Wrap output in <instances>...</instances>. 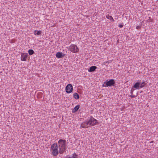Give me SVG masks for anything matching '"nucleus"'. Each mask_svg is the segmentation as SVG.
<instances>
[{
  "mask_svg": "<svg viewBox=\"0 0 158 158\" xmlns=\"http://www.w3.org/2000/svg\"><path fill=\"white\" fill-rule=\"evenodd\" d=\"M28 56L27 53H22L21 56V60L22 61H26Z\"/></svg>",
  "mask_w": 158,
  "mask_h": 158,
  "instance_id": "7",
  "label": "nucleus"
},
{
  "mask_svg": "<svg viewBox=\"0 0 158 158\" xmlns=\"http://www.w3.org/2000/svg\"><path fill=\"white\" fill-rule=\"evenodd\" d=\"M73 90V87L71 84H68L65 88V90L67 93L69 94L71 93Z\"/></svg>",
  "mask_w": 158,
  "mask_h": 158,
  "instance_id": "6",
  "label": "nucleus"
},
{
  "mask_svg": "<svg viewBox=\"0 0 158 158\" xmlns=\"http://www.w3.org/2000/svg\"><path fill=\"white\" fill-rule=\"evenodd\" d=\"M74 36H73V39H74Z\"/></svg>",
  "mask_w": 158,
  "mask_h": 158,
  "instance_id": "29",
  "label": "nucleus"
},
{
  "mask_svg": "<svg viewBox=\"0 0 158 158\" xmlns=\"http://www.w3.org/2000/svg\"><path fill=\"white\" fill-rule=\"evenodd\" d=\"M80 105H77L72 110V112L73 113H75L78 111L80 108Z\"/></svg>",
  "mask_w": 158,
  "mask_h": 158,
  "instance_id": "12",
  "label": "nucleus"
},
{
  "mask_svg": "<svg viewBox=\"0 0 158 158\" xmlns=\"http://www.w3.org/2000/svg\"><path fill=\"white\" fill-rule=\"evenodd\" d=\"M80 127L81 128H88L89 127L87 120L82 122L81 124Z\"/></svg>",
  "mask_w": 158,
  "mask_h": 158,
  "instance_id": "8",
  "label": "nucleus"
},
{
  "mask_svg": "<svg viewBox=\"0 0 158 158\" xmlns=\"http://www.w3.org/2000/svg\"><path fill=\"white\" fill-rule=\"evenodd\" d=\"M140 82H136L134 85H133L132 88H135V89H139L140 88Z\"/></svg>",
  "mask_w": 158,
  "mask_h": 158,
  "instance_id": "9",
  "label": "nucleus"
},
{
  "mask_svg": "<svg viewBox=\"0 0 158 158\" xmlns=\"http://www.w3.org/2000/svg\"><path fill=\"white\" fill-rule=\"evenodd\" d=\"M66 141L64 139H60L58 141V147L59 148V152L63 154L66 149Z\"/></svg>",
  "mask_w": 158,
  "mask_h": 158,
  "instance_id": "1",
  "label": "nucleus"
},
{
  "mask_svg": "<svg viewBox=\"0 0 158 158\" xmlns=\"http://www.w3.org/2000/svg\"><path fill=\"white\" fill-rule=\"evenodd\" d=\"M9 40L10 41V43H13L14 42V40Z\"/></svg>",
  "mask_w": 158,
  "mask_h": 158,
  "instance_id": "25",
  "label": "nucleus"
},
{
  "mask_svg": "<svg viewBox=\"0 0 158 158\" xmlns=\"http://www.w3.org/2000/svg\"><path fill=\"white\" fill-rule=\"evenodd\" d=\"M115 83V81L114 79H110L109 81L107 80L105 81L102 85V86L108 87V86H114Z\"/></svg>",
  "mask_w": 158,
  "mask_h": 158,
  "instance_id": "4",
  "label": "nucleus"
},
{
  "mask_svg": "<svg viewBox=\"0 0 158 158\" xmlns=\"http://www.w3.org/2000/svg\"><path fill=\"white\" fill-rule=\"evenodd\" d=\"M77 155L74 152L73 154L72 158H77Z\"/></svg>",
  "mask_w": 158,
  "mask_h": 158,
  "instance_id": "18",
  "label": "nucleus"
},
{
  "mask_svg": "<svg viewBox=\"0 0 158 158\" xmlns=\"http://www.w3.org/2000/svg\"><path fill=\"white\" fill-rule=\"evenodd\" d=\"M42 32L41 31L35 30L34 31V34L35 35H41Z\"/></svg>",
  "mask_w": 158,
  "mask_h": 158,
  "instance_id": "14",
  "label": "nucleus"
},
{
  "mask_svg": "<svg viewBox=\"0 0 158 158\" xmlns=\"http://www.w3.org/2000/svg\"><path fill=\"white\" fill-rule=\"evenodd\" d=\"M64 54H63L62 52H58L56 54V56L57 58H61L64 56Z\"/></svg>",
  "mask_w": 158,
  "mask_h": 158,
  "instance_id": "10",
  "label": "nucleus"
},
{
  "mask_svg": "<svg viewBox=\"0 0 158 158\" xmlns=\"http://www.w3.org/2000/svg\"><path fill=\"white\" fill-rule=\"evenodd\" d=\"M71 158V157H69L68 158Z\"/></svg>",
  "mask_w": 158,
  "mask_h": 158,
  "instance_id": "28",
  "label": "nucleus"
},
{
  "mask_svg": "<svg viewBox=\"0 0 158 158\" xmlns=\"http://www.w3.org/2000/svg\"><path fill=\"white\" fill-rule=\"evenodd\" d=\"M38 43L40 44V45H38V46H44L46 44V42L43 40H39V41L38 42Z\"/></svg>",
  "mask_w": 158,
  "mask_h": 158,
  "instance_id": "13",
  "label": "nucleus"
},
{
  "mask_svg": "<svg viewBox=\"0 0 158 158\" xmlns=\"http://www.w3.org/2000/svg\"><path fill=\"white\" fill-rule=\"evenodd\" d=\"M58 148V145L57 143H54L51 146V149L52 150V154L54 156H56L59 153Z\"/></svg>",
  "mask_w": 158,
  "mask_h": 158,
  "instance_id": "3",
  "label": "nucleus"
},
{
  "mask_svg": "<svg viewBox=\"0 0 158 158\" xmlns=\"http://www.w3.org/2000/svg\"><path fill=\"white\" fill-rule=\"evenodd\" d=\"M73 96V98L76 99H78L80 98L79 95L77 93H75L74 94Z\"/></svg>",
  "mask_w": 158,
  "mask_h": 158,
  "instance_id": "15",
  "label": "nucleus"
},
{
  "mask_svg": "<svg viewBox=\"0 0 158 158\" xmlns=\"http://www.w3.org/2000/svg\"><path fill=\"white\" fill-rule=\"evenodd\" d=\"M123 23H122L118 25V27L120 28H122L123 27Z\"/></svg>",
  "mask_w": 158,
  "mask_h": 158,
  "instance_id": "21",
  "label": "nucleus"
},
{
  "mask_svg": "<svg viewBox=\"0 0 158 158\" xmlns=\"http://www.w3.org/2000/svg\"><path fill=\"white\" fill-rule=\"evenodd\" d=\"M110 21L111 22H114V20L113 18L110 19Z\"/></svg>",
  "mask_w": 158,
  "mask_h": 158,
  "instance_id": "26",
  "label": "nucleus"
},
{
  "mask_svg": "<svg viewBox=\"0 0 158 158\" xmlns=\"http://www.w3.org/2000/svg\"><path fill=\"white\" fill-rule=\"evenodd\" d=\"M28 52L29 55H31L34 53V52L32 49H29L28 51Z\"/></svg>",
  "mask_w": 158,
  "mask_h": 158,
  "instance_id": "17",
  "label": "nucleus"
},
{
  "mask_svg": "<svg viewBox=\"0 0 158 158\" xmlns=\"http://www.w3.org/2000/svg\"><path fill=\"white\" fill-rule=\"evenodd\" d=\"M147 84V83L144 81L142 83H140V88H142L144 87L145 85Z\"/></svg>",
  "mask_w": 158,
  "mask_h": 158,
  "instance_id": "16",
  "label": "nucleus"
},
{
  "mask_svg": "<svg viewBox=\"0 0 158 158\" xmlns=\"http://www.w3.org/2000/svg\"><path fill=\"white\" fill-rule=\"evenodd\" d=\"M141 25L137 26L136 27V28L137 29H139L141 28Z\"/></svg>",
  "mask_w": 158,
  "mask_h": 158,
  "instance_id": "23",
  "label": "nucleus"
},
{
  "mask_svg": "<svg viewBox=\"0 0 158 158\" xmlns=\"http://www.w3.org/2000/svg\"><path fill=\"white\" fill-rule=\"evenodd\" d=\"M86 120L89 127L93 126L98 123V121L95 119L92 116H90L88 117Z\"/></svg>",
  "mask_w": 158,
  "mask_h": 158,
  "instance_id": "2",
  "label": "nucleus"
},
{
  "mask_svg": "<svg viewBox=\"0 0 158 158\" xmlns=\"http://www.w3.org/2000/svg\"><path fill=\"white\" fill-rule=\"evenodd\" d=\"M129 96L131 97V98H135V95H132V94L129 95Z\"/></svg>",
  "mask_w": 158,
  "mask_h": 158,
  "instance_id": "24",
  "label": "nucleus"
},
{
  "mask_svg": "<svg viewBox=\"0 0 158 158\" xmlns=\"http://www.w3.org/2000/svg\"><path fill=\"white\" fill-rule=\"evenodd\" d=\"M97 68V67L96 66H92L89 68V69L88 70V71L90 72H94L95 70V69Z\"/></svg>",
  "mask_w": 158,
  "mask_h": 158,
  "instance_id": "11",
  "label": "nucleus"
},
{
  "mask_svg": "<svg viewBox=\"0 0 158 158\" xmlns=\"http://www.w3.org/2000/svg\"><path fill=\"white\" fill-rule=\"evenodd\" d=\"M69 49L70 51L73 53L77 52L79 50L77 46L74 44H71L69 47Z\"/></svg>",
  "mask_w": 158,
  "mask_h": 158,
  "instance_id": "5",
  "label": "nucleus"
},
{
  "mask_svg": "<svg viewBox=\"0 0 158 158\" xmlns=\"http://www.w3.org/2000/svg\"><path fill=\"white\" fill-rule=\"evenodd\" d=\"M106 18L110 20L113 17L111 16H110L109 15H106Z\"/></svg>",
  "mask_w": 158,
  "mask_h": 158,
  "instance_id": "20",
  "label": "nucleus"
},
{
  "mask_svg": "<svg viewBox=\"0 0 158 158\" xmlns=\"http://www.w3.org/2000/svg\"><path fill=\"white\" fill-rule=\"evenodd\" d=\"M135 90L134 89H133V88H132V89L131 90V94H133V91Z\"/></svg>",
  "mask_w": 158,
  "mask_h": 158,
  "instance_id": "22",
  "label": "nucleus"
},
{
  "mask_svg": "<svg viewBox=\"0 0 158 158\" xmlns=\"http://www.w3.org/2000/svg\"><path fill=\"white\" fill-rule=\"evenodd\" d=\"M119 42V40H117V43H118Z\"/></svg>",
  "mask_w": 158,
  "mask_h": 158,
  "instance_id": "27",
  "label": "nucleus"
},
{
  "mask_svg": "<svg viewBox=\"0 0 158 158\" xmlns=\"http://www.w3.org/2000/svg\"><path fill=\"white\" fill-rule=\"evenodd\" d=\"M42 93L41 92L38 93L37 94V97H39V96H40V98H41L42 96Z\"/></svg>",
  "mask_w": 158,
  "mask_h": 158,
  "instance_id": "19",
  "label": "nucleus"
}]
</instances>
